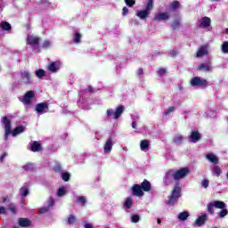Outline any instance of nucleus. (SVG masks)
<instances>
[{"label": "nucleus", "instance_id": "nucleus-1", "mask_svg": "<svg viewBox=\"0 0 228 228\" xmlns=\"http://www.w3.org/2000/svg\"><path fill=\"white\" fill-rule=\"evenodd\" d=\"M188 174H190V168L188 167H182L178 170L169 169L164 175L163 183L165 186H168L169 184H172L174 181H181V179H184Z\"/></svg>", "mask_w": 228, "mask_h": 228}, {"label": "nucleus", "instance_id": "nucleus-2", "mask_svg": "<svg viewBox=\"0 0 228 228\" xmlns=\"http://www.w3.org/2000/svg\"><path fill=\"white\" fill-rule=\"evenodd\" d=\"M179 197H181V183L177 182L172 190V193L169 196V200H167L166 203L167 204V206H174L175 202L179 200Z\"/></svg>", "mask_w": 228, "mask_h": 228}, {"label": "nucleus", "instance_id": "nucleus-3", "mask_svg": "<svg viewBox=\"0 0 228 228\" xmlns=\"http://www.w3.org/2000/svg\"><path fill=\"white\" fill-rule=\"evenodd\" d=\"M153 8H154V0H148L145 9L138 11L136 15L142 20H145V19H149V15H151V11Z\"/></svg>", "mask_w": 228, "mask_h": 228}, {"label": "nucleus", "instance_id": "nucleus-4", "mask_svg": "<svg viewBox=\"0 0 228 228\" xmlns=\"http://www.w3.org/2000/svg\"><path fill=\"white\" fill-rule=\"evenodd\" d=\"M208 213L210 215H215V208L216 209H225L227 208V205H225V202L220 201V200H214L208 204Z\"/></svg>", "mask_w": 228, "mask_h": 228}, {"label": "nucleus", "instance_id": "nucleus-5", "mask_svg": "<svg viewBox=\"0 0 228 228\" xmlns=\"http://www.w3.org/2000/svg\"><path fill=\"white\" fill-rule=\"evenodd\" d=\"M191 86L206 88V86H208V80L205 78H200V77H194L191 79Z\"/></svg>", "mask_w": 228, "mask_h": 228}, {"label": "nucleus", "instance_id": "nucleus-6", "mask_svg": "<svg viewBox=\"0 0 228 228\" xmlns=\"http://www.w3.org/2000/svg\"><path fill=\"white\" fill-rule=\"evenodd\" d=\"M32 99H35V91L33 90L25 93L23 98H19L20 102H23V104H27V106H30Z\"/></svg>", "mask_w": 228, "mask_h": 228}, {"label": "nucleus", "instance_id": "nucleus-7", "mask_svg": "<svg viewBox=\"0 0 228 228\" xmlns=\"http://www.w3.org/2000/svg\"><path fill=\"white\" fill-rule=\"evenodd\" d=\"M2 124L4 126L5 128V140H8V136H10L12 133V121H10L8 117L4 116L2 118Z\"/></svg>", "mask_w": 228, "mask_h": 228}, {"label": "nucleus", "instance_id": "nucleus-8", "mask_svg": "<svg viewBox=\"0 0 228 228\" xmlns=\"http://www.w3.org/2000/svg\"><path fill=\"white\" fill-rule=\"evenodd\" d=\"M35 110L38 115H44L49 111V104L47 102H40L36 105Z\"/></svg>", "mask_w": 228, "mask_h": 228}, {"label": "nucleus", "instance_id": "nucleus-9", "mask_svg": "<svg viewBox=\"0 0 228 228\" xmlns=\"http://www.w3.org/2000/svg\"><path fill=\"white\" fill-rule=\"evenodd\" d=\"M113 145H115V139L109 137L103 146L104 154H110L113 150Z\"/></svg>", "mask_w": 228, "mask_h": 228}, {"label": "nucleus", "instance_id": "nucleus-10", "mask_svg": "<svg viewBox=\"0 0 228 228\" xmlns=\"http://www.w3.org/2000/svg\"><path fill=\"white\" fill-rule=\"evenodd\" d=\"M61 65V61H51L48 64V70L50 72L56 73V72H58V70H60Z\"/></svg>", "mask_w": 228, "mask_h": 228}, {"label": "nucleus", "instance_id": "nucleus-11", "mask_svg": "<svg viewBox=\"0 0 228 228\" xmlns=\"http://www.w3.org/2000/svg\"><path fill=\"white\" fill-rule=\"evenodd\" d=\"M132 195H134V197H143L144 193L140 184H134L132 186Z\"/></svg>", "mask_w": 228, "mask_h": 228}, {"label": "nucleus", "instance_id": "nucleus-12", "mask_svg": "<svg viewBox=\"0 0 228 228\" xmlns=\"http://www.w3.org/2000/svg\"><path fill=\"white\" fill-rule=\"evenodd\" d=\"M211 61H208L205 63H201L199 67H198V70L200 72H211Z\"/></svg>", "mask_w": 228, "mask_h": 228}, {"label": "nucleus", "instance_id": "nucleus-13", "mask_svg": "<svg viewBox=\"0 0 228 228\" xmlns=\"http://www.w3.org/2000/svg\"><path fill=\"white\" fill-rule=\"evenodd\" d=\"M208 54V45H201L198 51L196 52L195 53V56L196 58H202V56H206Z\"/></svg>", "mask_w": 228, "mask_h": 228}, {"label": "nucleus", "instance_id": "nucleus-14", "mask_svg": "<svg viewBox=\"0 0 228 228\" xmlns=\"http://www.w3.org/2000/svg\"><path fill=\"white\" fill-rule=\"evenodd\" d=\"M28 45L35 47V45H39L41 38L38 37L28 36Z\"/></svg>", "mask_w": 228, "mask_h": 228}, {"label": "nucleus", "instance_id": "nucleus-15", "mask_svg": "<svg viewBox=\"0 0 228 228\" xmlns=\"http://www.w3.org/2000/svg\"><path fill=\"white\" fill-rule=\"evenodd\" d=\"M30 151L32 152H42V151H44V148L42 147V144L40 142H38L37 141H34L30 145Z\"/></svg>", "mask_w": 228, "mask_h": 228}, {"label": "nucleus", "instance_id": "nucleus-16", "mask_svg": "<svg viewBox=\"0 0 228 228\" xmlns=\"http://www.w3.org/2000/svg\"><path fill=\"white\" fill-rule=\"evenodd\" d=\"M207 220H208V214H202L196 219L195 224L197 227H202V225L206 224Z\"/></svg>", "mask_w": 228, "mask_h": 228}, {"label": "nucleus", "instance_id": "nucleus-17", "mask_svg": "<svg viewBox=\"0 0 228 228\" xmlns=\"http://www.w3.org/2000/svg\"><path fill=\"white\" fill-rule=\"evenodd\" d=\"M21 80L26 84V85H31V73L28 71H23L21 72Z\"/></svg>", "mask_w": 228, "mask_h": 228}, {"label": "nucleus", "instance_id": "nucleus-18", "mask_svg": "<svg viewBox=\"0 0 228 228\" xmlns=\"http://www.w3.org/2000/svg\"><path fill=\"white\" fill-rule=\"evenodd\" d=\"M20 227H31V221L29 218L20 217L18 220Z\"/></svg>", "mask_w": 228, "mask_h": 228}, {"label": "nucleus", "instance_id": "nucleus-19", "mask_svg": "<svg viewBox=\"0 0 228 228\" xmlns=\"http://www.w3.org/2000/svg\"><path fill=\"white\" fill-rule=\"evenodd\" d=\"M209 26H211V18L204 16L199 24V28H209Z\"/></svg>", "mask_w": 228, "mask_h": 228}, {"label": "nucleus", "instance_id": "nucleus-20", "mask_svg": "<svg viewBox=\"0 0 228 228\" xmlns=\"http://www.w3.org/2000/svg\"><path fill=\"white\" fill-rule=\"evenodd\" d=\"M189 140L191 142H192V143H197V142H199V140H200V133H199V131L196 130H192Z\"/></svg>", "mask_w": 228, "mask_h": 228}, {"label": "nucleus", "instance_id": "nucleus-21", "mask_svg": "<svg viewBox=\"0 0 228 228\" xmlns=\"http://www.w3.org/2000/svg\"><path fill=\"white\" fill-rule=\"evenodd\" d=\"M142 191H151L152 190V186L151 185V182L147 179H144L143 182L139 184Z\"/></svg>", "mask_w": 228, "mask_h": 228}, {"label": "nucleus", "instance_id": "nucleus-22", "mask_svg": "<svg viewBox=\"0 0 228 228\" xmlns=\"http://www.w3.org/2000/svg\"><path fill=\"white\" fill-rule=\"evenodd\" d=\"M170 19V15L168 12H160L154 17V20H168Z\"/></svg>", "mask_w": 228, "mask_h": 228}, {"label": "nucleus", "instance_id": "nucleus-23", "mask_svg": "<svg viewBox=\"0 0 228 228\" xmlns=\"http://www.w3.org/2000/svg\"><path fill=\"white\" fill-rule=\"evenodd\" d=\"M122 113H124V105H119L114 111L115 120H118L122 117Z\"/></svg>", "mask_w": 228, "mask_h": 228}, {"label": "nucleus", "instance_id": "nucleus-24", "mask_svg": "<svg viewBox=\"0 0 228 228\" xmlns=\"http://www.w3.org/2000/svg\"><path fill=\"white\" fill-rule=\"evenodd\" d=\"M206 159L210 161V163H214V165H218V157H216L213 153H208L206 155Z\"/></svg>", "mask_w": 228, "mask_h": 228}, {"label": "nucleus", "instance_id": "nucleus-25", "mask_svg": "<svg viewBox=\"0 0 228 228\" xmlns=\"http://www.w3.org/2000/svg\"><path fill=\"white\" fill-rule=\"evenodd\" d=\"M190 216V212L188 211H183L178 214V220L181 222H185V220H188V217Z\"/></svg>", "mask_w": 228, "mask_h": 228}, {"label": "nucleus", "instance_id": "nucleus-26", "mask_svg": "<svg viewBox=\"0 0 228 228\" xmlns=\"http://www.w3.org/2000/svg\"><path fill=\"white\" fill-rule=\"evenodd\" d=\"M149 147H151V142H149V140L144 139L141 141L140 142L141 151H147Z\"/></svg>", "mask_w": 228, "mask_h": 228}, {"label": "nucleus", "instance_id": "nucleus-27", "mask_svg": "<svg viewBox=\"0 0 228 228\" xmlns=\"http://www.w3.org/2000/svg\"><path fill=\"white\" fill-rule=\"evenodd\" d=\"M23 170L26 172H34L35 171V164L28 162L23 166Z\"/></svg>", "mask_w": 228, "mask_h": 228}, {"label": "nucleus", "instance_id": "nucleus-28", "mask_svg": "<svg viewBox=\"0 0 228 228\" xmlns=\"http://www.w3.org/2000/svg\"><path fill=\"white\" fill-rule=\"evenodd\" d=\"M0 28L4 31H10V30H12V25L10 23H8V21H2L0 23Z\"/></svg>", "mask_w": 228, "mask_h": 228}, {"label": "nucleus", "instance_id": "nucleus-29", "mask_svg": "<svg viewBox=\"0 0 228 228\" xmlns=\"http://www.w3.org/2000/svg\"><path fill=\"white\" fill-rule=\"evenodd\" d=\"M124 206L126 209H131L133 208V199L131 197L126 198Z\"/></svg>", "mask_w": 228, "mask_h": 228}, {"label": "nucleus", "instance_id": "nucleus-30", "mask_svg": "<svg viewBox=\"0 0 228 228\" xmlns=\"http://www.w3.org/2000/svg\"><path fill=\"white\" fill-rule=\"evenodd\" d=\"M179 26H181V20L175 19L174 21L171 23L172 29H179Z\"/></svg>", "mask_w": 228, "mask_h": 228}, {"label": "nucleus", "instance_id": "nucleus-31", "mask_svg": "<svg viewBox=\"0 0 228 228\" xmlns=\"http://www.w3.org/2000/svg\"><path fill=\"white\" fill-rule=\"evenodd\" d=\"M20 133H24V126H16L12 131L13 136H17V134H20Z\"/></svg>", "mask_w": 228, "mask_h": 228}, {"label": "nucleus", "instance_id": "nucleus-32", "mask_svg": "<svg viewBox=\"0 0 228 228\" xmlns=\"http://www.w3.org/2000/svg\"><path fill=\"white\" fill-rule=\"evenodd\" d=\"M77 220V217H76V216H74V215H69L68 216V224L69 225H74L76 224Z\"/></svg>", "mask_w": 228, "mask_h": 228}, {"label": "nucleus", "instance_id": "nucleus-33", "mask_svg": "<svg viewBox=\"0 0 228 228\" xmlns=\"http://www.w3.org/2000/svg\"><path fill=\"white\" fill-rule=\"evenodd\" d=\"M61 179L65 183H69V181H70V175H69V172H62L61 173Z\"/></svg>", "mask_w": 228, "mask_h": 228}, {"label": "nucleus", "instance_id": "nucleus-34", "mask_svg": "<svg viewBox=\"0 0 228 228\" xmlns=\"http://www.w3.org/2000/svg\"><path fill=\"white\" fill-rule=\"evenodd\" d=\"M53 172H56L58 174H62L63 173V168L61 167V164L57 163L53 167Z\"/></svg>", "mask_w": 228, "mask_h": 228}, {"label": "nucleus", "instance_id": "nucleus-35", "mask_svg": "<svg viewBox=\"0 0 228 228\" xmlns=\"http://www.w3.org/2000/svg\"><path fill=\"white\" fill-rule=\"evenodd\" d=\"M81 33H79V32H76L75 34H74V39H73V42L75 43V44H79L80 42H81Z\"/></svg>", "mask_w": 228, "mask_h": 228}, {"label": "nucleus", "instance_id": "nucleus-36", "mask_svg": "<svg viewBox=\"0 0 228 228\" xmlns=\"http://www.w3.org/2000/svg\"><path fill=\"white\" fill-rule=\"evenodd\" d=\"M36 76L37 77H39V79H42L45 76V70L44 69H37L36 70Z\"/></svg>", "mask_w": 228, "mask_h": 228}, {"label": "nucleus", "instance_id": "nucleus-37", "mask_svg": "<svg viewBox=\"0 0 228 228\" xmlns=\"http://www.w3.org/2000/svg\"><path fill=\"white\" fill-rule=\"evenodd\" d=\"M173 140L175 143L179 144V143H183V135H175Z\"/></svg>", "mask_w": 228, "mask_h": 228}, {"label": "nucleus", "instance_id": "nucleus-38", "mask_svg": "<svg viewBox=\"0 0 228 228\" xmlns=\"http://www.w3.org/2000/svg\"><path fill=\"white\" fill-rule=\"evenodd\" d=\"M214 173L217 177H220V175H222V168H220V166H214Z\"/></svg>", "mask_w": 228, "mask_h": 228}, {"label": "nucleus", "instance_id": "nucleus-39", "mask_svg": "<svg viewBox=\"0 0 228 228\" xmlns=\"http://www.w3.org/2000/svg\"><path fill=\"white\" fill-rule=\"evenodd\" d=\"M20 193L22 197H28V195H29V189H28V187H21Z\"/></svg>", "mask_w": 228, "mask_h": 228}, {"label": "nucleus", "instance_id": "nucleus-40", "mask_svg": "<svg viewBox=\"0 0 228 228\" xmlns=\"http://www.w3.org/2000/svg\"><path fill=\"white\" fill-rule=\"evenodd\" d=\"M221 211L219 212V218H224L225 216H227L228 215V211H227V208H220Z\"/></svg>", "mask_w": 228, "mask_h": 228}, {"label": "nucleus", "instance_id": "nucleus-41", "mask_svg": "<svg viewBox=\"0 0 228 228\" xmlns=\"http://www.w3.org/2000/svg\"><path fill=\"white\" fill-rule=\"evenodd\" d=\"M174 111H175V107L171 106L168 108V110H164V115L167 117V115H170V113H174Z\"/></svg>", "mask_w": 228, "mask_h": 228}, {"label": "nucleus", "instance_id": "nucleus-42", "mask_svg": "<svg viewBox=\"0 0 228 228\" xmlns=\"http://www.w3.org/2000/svg\"><path fill=\"white\" fill-rule=\"evenodd\" d=\"M125 3L126 6H129V8H133L136 4V0H125Z\"/></svg>", "mask_w": 228, "mask_h": 228}, {"label": "nucleus", "instance_id": "nucleus-43", "mask_svg": "<svg viewBox=\"0 0 228 228\" xmlns=\"http://www.w3.org/2000/svg\"><path fill=\"white\" fill-rule=\"evenodd\" d=\"M181 6V4L179 3V1H174L172 4H171V8L173 10H178V8H180Z\"/></svg>", "mask_w": 228, "mask_h": 228}, {"label": "nucleus", "instance_id": "nucleus-44", "mask_svg": "<svg viewBox=\"0 0 228 228\" xmlns=\"http://www.w3.org/2000/svg\"><path fill=\"white\" fill-rule=\"evenodd\" d=\"M8 208L11 213H12V215H15L17 213V208H15V205H13L12 203H10L8 205Z\"/></svg>", "mask_w": 228, "mask_h": 228}, {"label": "nucleus", "instance_id": "nucleus-45", "mask_svg": "<svg viewBox=\"0 0 228 228\" xmlns=\"http://www.w3.org/2000/svg\"><path fill=\"white\" fill-rule=\"evenodd\" d=\"M222 52L224 53H228V41H224L222 45Z\"/></svg>", "mask_w": 228, "mask_h": 228}, {"label": "nucleus", "instance_id": "nucleus-46", "mask_svg": "<svg viewBox=\"0 0 228 228\" xmlns=\"http://www.w3.org/2000/svg\"><path fill=\"white\" fill-rule=\"evenodd\" d=\"M158 76H165L167 74V69L164 68H159V70L157 71Z\"/></svg>", "mask_w": 228, "mask_h": 228}, {"label": "nucleus", "instance_id": "nucleus-47", "mask_svg": "<svg viewBox=\"0 0 228 228\" xmlns=\"http://www.w3.org/2000/svg\"><path fill=\"white\" fill-rule=\"evenodd\" d=\"M132 222L133 224H138L140 222V216L138 215L132 216Z\"/></svg>", "mask_w": 228, "mask_h": 228}, {"label": "nucleus", "instance_id": "nucleus-48", "mask_svg": "<svg viewBox=\"0 0 228 228\" xmlns=\"http://www.w3.org/2000/svg\"><path fill=\"white\" fill-rule=\"evenodd\" d=\"M42 47L43 49H49L51 47V42L49 40L44 41Z\"/></svg>", "mask_w": 228, "mask_h": 228}, {"label": "nucleus", "instance_id": "nucleus-49", "mask_svg": "<svg viewBox=\"0 0 228 228\" xmlns=\"http://www.w3.org/2000/svg\"><path fill=\"white\" fill-rule=\"evenodd\" d=\"M58 197H63L65 195V189L63 187L59 188L57 191Z\"/></svg>", "mask_w": 228, "mask_h": 228}, {"label": "nucleus", "instance_id": "nucleus-50", "mask_svg": "<svg viewBox=\"0 0 228 228\" xmlns=\"http://www.w3.org/2000/svg\"><path fill=\"white\" fill-rule=\"evenodd\" d=\"M107 117H113L115 118V111L113 109L107 110Z\"/></svg>", "mask_w": 228, "mask_h": 228}, {"label": "nucleus", "instance_id": "nucleus-51", "mask_svg": "<svg viewBox=\"0 0 228 228\" xmlns=\"http://www.w3.org/2000/svg\"><path fill=\"white\" fill-rule=\"evenodd\" d=\"M201 185L203 188H208V186H209V180L208 179H204L202 182H201Z\"/></svg>", "mask_w": 228, "mask_h": 228}, {"label": "nucleus", "instance_id": "nucleus-52", "mask_svg": "<svg viewBox=\"0 0 228 228\" xmlns=\"http://www.w3.org/2000/svg\"><path fill=\"white\" fill-rule=\"evenodd\" d=\"M77 202H80L81 204H86V199H85L84 196H79L77 198Z\"/></svg>", "mask_w": 228, "mask_h": 228}, {"label": "nucleus", "instance_id": "nucleus-53", "mask_svg": "<svg viewBox=\"0 0 228 228\" xmlns=\"http://www.w3.org/2000/svg\"><path fill=\"white\" fill-rule=\"evenodd\" d=\"M54 206V199L53 197L49 198V204H48V208H53Z\"/></svg>", "mask_w": 228, "mask_h": 228}, {"label": "nucleus", "instance_id": "nucleus-54", "mask_svg": "<svg viewBox=\"0 0 228 228\" xmlns=\"http://www.w3.org/2000/svg\"><path fill=\"white\" fill-rule=\"evenodd\" d=\"M85 92H89L90 94H94L95 90L92 87V86H89L87 88L85 89Z\"/></svg>", "mask_w": 228, "mask_h": 228}, {"label": "nucleus", "instance_id": "nucleus-55", "mask_svg": "<svg viewBox=\"0 0 228 228\" xmlns=\"http://www.w3.org/2000/svg\"><path fill=\"white\" fill-rule=\"evenodd\" d=\"M128 13H129V9L124 6L122 10V15L125 17V15H127Z\"/></svg>", "mask_w": 228, "mask_h": 228}, {"label": "nucleus", "instance_id": "nucleus-56", "mask_svg": "<svg viewBox=\"0 0 228 228\" xmlns=\"http://www.w3.org/2000/svg\"><path fill=\"white\" fill-rule=\"evenodd\" d=\"M47 211H49L48 207L43 208H40V209H39V213H40V214L47 213Z\"/></svg>", "mask_w": 228, "mask_h": 228}, {"label": "nucleus", "instance_id": "nucleus-57", "mask_svg": "<svg viewBox=\"0 0 228 228\" xmlns=\"http://www.w3.org/2000/svg\"><path fill=\"white\" fill-rule=\"evenodd\" d=\"M179 52L177 51V50H172L171 51V53H170V54H171V56L173 57V58H175V56H177V53H178Z\"/></svg>", "mask_w": 228, "mask_h": 228}, {"label": "nucleus", "instance_id": "nucleus-58", "mask_svg": "<svg viewBox=\"0 0 228 228\" xmlns=\"http://www.w3.org/2000/svg\"><path fill=\"white\" fill-rule=\"evenodd\" d=\"M6 214V208L0 207V215H5Z\"/></svg>", "mask_w": 228, "mask_h": 228}, {"label": "nucleus", "instance_id": "nucleus-59", "mask_svg": "<svg viewBox=\"0 0 228 228\" xmlns=\"http://www.w3.org/2000/svg\"><path fill=\"white\" fill-rule=\"evenodd\" d=\"M85 228H94V225H92V224L87 223L84 225Z\"/></svg>", "mask_w": 228, "mask_h": 228}, {"label": "nucleus", "instance_id": "nucleus-60", "mask_svg": "<svg viewBox=\"0 0 228 228\" xmlns=\"http://www.w3.org/2000/svg\"><path fill=\"white\" fill-rule=\"evenodd\" d=\"M137 74H138V76H142V74H143V69L140 68V69L137 70Z\"/></svg>", "mask_w": 228, "mask_h": 228}, {"label": "nucleus", "instance_id": "nucleus-61", "mask_svg": "<svg viewBox=\"0 0 228 228\" xmlns=\"http://www.w3.org/2000/svg\"><path fill=\"white\" fill-rule=\"evenodd\" d=\"M132 127H133V129H136V121H134L132 123Z\"/></svg>", "mask_w": 228, "mask_h": 228}, {"label": "nucleus", "instance_id": "nucleus-62", "mask_svg": "<svg viewBox=\"0 0 228 228\" xmlns=\"http://www.w3.org/2000/svg\"><path fill=\"white\" fill-rule=\"evenodd\" d=\"M4 158H6V154H5V153L3 154V155L0 157L1 161H3V159H4Z\"/></svg>", "mask_w": 228, "mask_h": 228}, {"label": "nucleus", "instance_id": "nucleus-63", "mask_svg": "<svg viewBox=\"0 0 228 228\" xmlns=\"http://www.w3.org/2000/svg\"><path fill=\"white\" fill-rule=\"evenodd\" d=\"M157 224H161V219L158 218L157 219Z\"/></svg>", "mask_w": 228, "mask_h": 228}, {"label": "nucleus", "instance_id": "nucleus-64", "mask_svg": "<svg viewBox=\"0 0 228 228\" xmlns=\"http://www.w3.org/2000/svg\"><path fill=\"white\" fill-rule=\"evenodd\" d=\"M6 200H8V198H4V199H3V202H4V203L6 202Z\"/></svg>", "mask_w": 228, "mask_h": 228}]
</instances>
